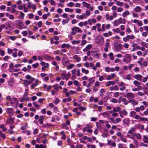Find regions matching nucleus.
I'll return each mask as SVG.
<instances>
[{"instance_id":"nucleus-1","label":"nucleus","mask_w":148,"mask_h":148,"mask_svg":"<svg viewBox=\"0 0 148 148\" xmlns=\"http://www.w3.org/2000/svg\"><path fill=\"white\" fill-rule=\"evenodd\" d=\"M6 99L9 101L11 105L13 107H15L18 106V102L17 99L15 97L12 98L10 96H8L6 97Z\"/></svg>"},{"instance_id":"nucleus-2","label":"nucleus","mask_w":148,"mask_h":148,"mask_svg":"<svg viewBox=\"0 0 148 148\" xmlns=\"http://www.w3.org/2000/svg\"><path fill=\"white\" fill-rule=\"evenodd\" d=\"M82 32V30L80 29V28L74 26L71 29V34L72 35H75L77 33H81Z\"/></svg>"},{"instance_id":"nucleus-3","label":"nucleus","mask_w":148,"mask_h":148,"mask_svg":"<svg viewBox=\"0 0 148 148\" xmlns=\"http://www.w3.org/2000/svg\"><path fill=\"white\" fill-rule=\"evenodd\" d=\"M61 76V79L62 80H64L65 79L66 80H67L69 78L71 74L69 72L68 73H62L60 74Z\"/></svg>"},{"instance_id":"nucleus-4","label":"nucleus","mask_w":148,"mask_h":148,"mask_svg":"<svg viewBox=\"0 0 148 148\" xmlns=\"http://www.w3.org/2000/svg\"><path fill=\"white\" fill-rule=\"evenodd\" d=\"M131 56L128 54H126L123 57V61L126 63L130 62L131 60Z\"/></svg>"},{"instance_id":"nucleus-5","label":"nucleus","mask_w":148,"mask_h":148,"mask_svg":"<svg viewBox=\"0 0 148 148\" xmlns=\"http://www.w3.org/2000/svg\"><path fill=\"white\" fill-rule=\"evenodd\" d=\"M62 62L63 65L65 66L69 63V61L67 57H63L62 59Z\"/></svg>"},{"instance_id":"nucleus-6","label":"nucleus","mask_w":148,"mask_h":148,"mask_svg":"<svg viewBox=\"0 0 148 148\" xmlns=\"http://www.w3.org/2000/svg\"><path fill=\"white\" fill-rule=\"evenodd\" d=\"M72 74H76L77 76L79 77L81 75L80 70L79 69H73L71 71Z\"/></svg>"},{"instance_id":"nucleus-7","label":"nucleus","mask_w":148,"mask_h":148,"mask_svg":"<svg viewBox=\"0 0 148 148\" xmlns=\"http://www.w3.org/2000/svg\"><path fill=\"white\" fill-rule=\"evenodd\" d=\"M118 85L119 87H121L120 89L121 91H123L126 89L125 86L126 84L123 82H119L118 84Z\"/></svg>"},{"instance_id":"nucleus-8","label":"nucleus","mask_w":148,"mask_h":148,"mask_svg":"<svg viewBox=\"0 0 148 148\" xmlns=\"http://www.w3.org/2000/svg\"><path fill=\"white\" fill-rule=\"evenodd\" d=\"M125 97L128 99H133L135 97V95L131 92H127Z\"/></svg>"},{"instance_id":"nucleus-9","label":"nucleus","mask_w":148,"mask_h":148,"mask_svg":"<svg viewBox=\"0 0 148 148\" xmlns=\"http://www.w3.org/2000/svg\"><path fill=\"white\" fill-rule=\"evenodd\" d=\"M119 113L120 116L122 118H123L124 116H126L128 114L127 112L125 109L120 111Z\"/></svg>"},{"instance_id":"nucleus-10","label":"nucleus","mask_w":148,"mask_h":148,"mask_svg":"<svg viewBox=\"0 0 148 148\" xmlns=\"http://www.w3.org/2000/svg\"><path fill=\"white\" fill-rule=\"evenodd\" d=\"M7 112L8 113L10 116H12L14 113V110L12 108H8L6 109Z\"/></svg>"},{"instance_id":"nucleus-11","label":"nucleus","mask_w":148,"mask_h":148,"mask_svg":"<svg viewBox=\"0 0 148 148\" xmlns=\"http://www.w3.org/2000/svg\"><path fill=\"white\" fill-rule=\"evenodd\" d=\"M99 121V122H97L96 123V125L98 129H100L101 128H102L103 127L102 125L101 124V123L103 124L104 122L102 120H100Z\"/></svg>"},{"instance_id":"nucleus-12","label":"nucleus","mask_w":148,"mask_h":148,"mask_svg":"<svg viewBox=\"0 0 148 148\" xmlns=\"http://www.w3.org/2000/svg\"><path fill=\"white\" fill-rule=\"evenodd\" d=\"M134 77L136 79L139 81L142 80L143 77L142 75L140 74H136L134 75Z\"/></svg>"},{"instance_id":"nucleus-13","label":"nucleus","mask_w":148,"mask_h":148,"mask_svg":"<svg viewBox=\"0 0 148 148\" xmlns=\"http://www.w3.org/2000/svg\"><path fill=\"white\" fill-rule=\"evenodd\" d=\"M134 137H135L138 140L141 139L142 138L141 134L139 133H135L132 134Z\"/></svg>"},{"instance_id":"nucleus-14","label":"nucleus","mask_w":148,"mask_h":148,"mask_svg":"<svg viewBox=\"0 0 148 148\" xmlns=\"http://www.w3.org/2000/svg\"><path fill=\"white\" fill-rule=\"evenodd\" d=\"M14 122V118H9L8 119L7 123L8 124L12 125Z\"/></svg>"},{"instance_id":"nucleus-15","label":"nucleus","mask_w":148,"mask_h":148,"mask_svg":"<svg viewBox=\"0 0 148 148\" xmlns=\"http://www.w3.org/2000/svg\"><path fill=\"white\" fill-rule=\"evenodd\" d=\"M97 42L99 44L102 45L104 42V38L103 37L99 38L97 39Z\"/></svg>"},{"instance_id":"nucleus-16","label":"nucleus","mask_w":148,"mask_h":148,"mask_svg":"<svg viewBox=\"0 0 148 148\" xmlns=\"http://www.w3.org/2000/svg\"><path fill=\"white\" fill-rule=\"evenodd\" d=\"M91 54L92 56L95 58H99V56L100 55V54L94 51L92 52Z\"/></svg>"},{"instance_id":"nucleus-17","label":"nucleus","mask_w":148,"mask_h":148,"mask_svg":"<svg viewBox=\"0 0 148 148\" xmlns=\"http://www.w3.org/2000/svg\"><path fill=\"white\" fill-rule=\"evenodd\" d=\"M115 82L113 81H109L106 82L105 86L106 87H108L110 85L113 86L115 84Z\"/></svg>"},{"instance_id":"nucleus-18","label":"nucleus","mask_w":148,"mask_h":148,"mask_svg":"<svg viewBox=\"0 0 148 148\" xmlns=\"http://www.w3.org/2000/svg\"><path fill=\"white\" fill-rule=\"evenodd\" d=\"M92 47V45L91 44L88 45L86 47L84 48L83 51L84 52L87 51L90 49Z\"/></svg>"},{"instance_id":"nucleus-19","label":"nucleus","mask_w":148,"mask_h":148,"mask_svg":"<svg viewBox=\"0 0 148 148\" xmlns=\"http://www.w3.org/2000/svg\"><path fill=\"white\" fill-rule=\"evenodd\" d=\"M130 14V12L128 10H126L122 13V16L123 18H125Z\"/></svg>"},{"instance_id":"nucleus-20","label":"nucleus","mask_w":148,"mask_h":148,"mask_svg":"<svg viewBox=\"0 0 148 148\" xmlns=\"http://www.w3.org/2000/svg\"><path fill=\"white\" fill-rule=\"evenodd\" d=\"M129 102L132 103L133 106H134L138 104V102L135 100L134 99H130Z\"/></svg>"},{"instance_id":"nucleus-21","label":"nucleus","mask_w":148,"mask_h":148,"mask_svg":"<svg viewBox=\"0 0 148 148\" xmlns=\"http://www.w3.org/2000/svg\"><path fill=\"white\" fill-rule=\"evenodd\" d=\"M73 59L77 62H79L81 60V58L77 55H74L73 57Z\"/></svg>"},{"instance_id":"nucleus-22","label":"nucleus","mask_w":148,"mask_h":148,"mask_svg":"<svg viewBox=\"0 0 148 148\" xmlns=\"http://www.w3.org/2000/svg\"><path fill=\"white\" fill-rule=\"evenodd\" d=\"M86 15L85 14H83L81 15H77L76 16V18H77L79 20L83 19L84 18H85Z\"/></svg>"},{"instance_id":"nucleus-23","label":"nucleus","mask_w":148,"mask_h":148,"mask_svg":"<svg viewBox=\"0 0 148 148\" xmlns=\"http://www.w3.org/2000/svg\"><path fill=\"white\" fill-rule=\"evenodd\" d=\"M114 48L117 51H119L121 49V45L119 44H116L115 43L114 44Z\"/></svg>"},{"instance_id":"nucleus-24","label":"nucleus","mask_w":148,"mask_h":148,"mask_svg":"<svg viewBox=\"0 0 148 148\" xmlns=\"http://www.w3.org/2000/svg\"><path fill=\"white\" fill-rule=\"evenodd\" d=\"M115 76V74L113 73L111 74L110 75H108L107 77V79L108 80H110L113 79Z\"/></svg>"},{"instance_id":"nucleus-25","label":"nucleus","mask_w":148,"mask_h":148,"mask_svg":"<svg viewBox=\"0 0 148 148\" xmlns=\"http://www.w3.org/2000/svg\"><path fill=\"white\" fill-rule=\"evenodd\" d=\"M131 74H128L125 75L124 77H123V78L124 79H126L128 80H130L132 79V77H131Z\"/></svg>"},{"instance_id":"nucleus-26","label":"nucleus","mask_w":148,"mask_h":148,"mask_svg":"<svg viewBox=\"0 0 148 148\" xmlns=\"http://www.w3.org/2000/svg\"><path fill=\"white\" fill-rule=\"evenodd\" d=\"M52 64L55 66V69L56 71H58L59 69V67L58 65L57 64V63L55 61H53L52 62Z\"/></svg>"},{"instance_id":"nucleus-27","label":"nucleus","mask_w":148,"mask_h":148,"mask_svg":"<svg viewBox=\"0 0 148 148\" xmlns=\"http://www.w3.org/2000/svg\"><path fill=\"white\" fill-rule=\"evenodd\" d=\"M143 140L144 143H148V136L147 135H144L143 136Z\"/></svg>"},{"instance_id":"nucleus-28","label":"nucleus","mask_w":148,"mask_h":148,"mask_svg":"<svg viewBox=\"0 0 148 148\" xmlns=\"http://www.w3.org/2000/svg\"><path fill=\"white\" fill-rule=\"evenodd\" d=\"M44 119V116L42 115L40 116L39 117V119L38 121L39 122V123L40 124H43V120Z\"/></svg>"},{"instance_id":"nucleus-29","label":"nucleus","mask_w":148,"mask_h":148,"mask_svg":"<svg viewBox=\"0 0 148 148\" xmlns=\"http://www.w3.org/2000/svg\"><path fill=\"white\" fill-rule=\"evenodd\" d=\"M25 78L31 81L32 82H33L34 80L35 79L34 78H33L31 77L29 75H27L25 77Z\"/></svg>"},{"instance_id":"nucleus-30","label":"nucleus","mask_w":148,"mask_h":148,"mask_svg":"<svg viewBox=\"0 0 148 148\" xmlns=\"http://www.w3.org/2000/svg\"><path fill=\"white\" fill-rule=\"evenodd\" d=\"M39 82V81L38 80V79H36L35 81V82L34 83H33L31 85V87L32 88H34L35 86H37L38 84V82Z\"/></svg>"},{"instance_id":"nucleus-31","label":"nucleus","mask_w":148,"mask_h":148,"mask_svg":"<svg viewBox=\"0 0 148 148\" xmlns=\"http://www.w3.org/2000/svg\"><path fill=\"white\" fill-rule=\"evenodd\" d=\"M24 84L25 86H27V85H29L32 83L33 82L29 80H27L26 79H24L23 80Z\"/></svg>"},{"instance_id":"nucleus-32","label":"nucleus","mask_w":148,"mask_h":148,"mask_svg":"<svg viewBox=\"0 0 148 148\" xmlns=\"http://www.w3.org/2000/svg\"><path fill=\"white\" fill-rule=\"evenodd\" d=\"M110 90L111 91H112L114 90H119V88L117 86L115 85L114 86H110Z\"/></svg>"},{"instance_id":"nucleus-33","label":"nucleus","mask_w":148,"mask_h":148,"mask_svg":"<svg viewBox=\"0 0 148 148\" xmlns=\"http://www.w3.org/2000/svg\"><path fill=\"white\" fill-rule=\"evenodd\" d=\"M134 11L136 12H140L141 10V8L139 6H137L134 9Z\"/></svg>"},{"instance_id":"nucleus-34","label":"nucleus","mask_w":148,"mask_h":148,"mask_svg":"<svg viewBox=\"0 0 148 148\" xmlns=\"http://www.w3.org/2000/svg\"><path fill=\"white\" fill-rule=\"evenodd\" d=\"M106 19L107 20H112L114 19L112 15L110 16L108 14H106Z\"/></svg>"},{"instance_id":"nucleus-35","label":"nucleus","mask_w":148,"mask_h":148,"mask_svg":"<svg viewBox=\"0 0 148 148\" xmlns=\"http://www.w3.org/2000/svg\"><path fill=\"white\" fill-rule=\"evenodd\" d=\"M41 65L43 66V67L48 68H49V64L47 63H45L44 62H42L40 63Z\"/></svg>"},{"instance_id":"nucleus-36","label":"nucleus","mask_w":148,"mask_h":148,"mask_svg":"<svg viewBox=\"0 0 148 148\" xmlns=\"http://www.w3.org/2000/svg\"><path fill=\"white\" fill-rule=\"evenodd\" d=\"M121 101L125 105H127L129 103V101L126 99L125 98H122Z\"/></svg>"},{"instance_id":"nucleus-37","label":"nucleus","mask_w":148,"mask_h":148,"mask_svg":"<svg viewBox=\"0 0 148 148\" xmlns=\"http://www.w3.org/2000/svg\"><path fill=\"white\" fill-rule=\"evenodd\" d=\"M82 4L84 7H86L87 8H89L90 6V5L88 3H87L85 2H83Z\"/></svg>"},{"instance_id":"nucleus-38","label":"nucleus","mask_w":148,"mask_h":148,"mask_svg":"<svg viewBox=\"0 0 148 148\" xmlns=\"http://www.w3.org/2000/svg\"><path fill=\"white\" fill-rule=\"evenodd\" d=\"M43 88L47 90H49L51 88L52 86H47L46 84H44L43 86Z\"/></svg>"},{"instance_id":"nucleus-39","label":"nucleus","mask_w":148,"mask_h":148,"mask_svg":"<svg viewBox=\"0 0 148 148\" xmlns=\"http://www.w3.org/2000/svg\"><path fill=\"white\" fill-rule=\"evenodd\" d=\"M124 124L127 125L130 122V120L128 118H125L123 120Z\"/></svg>"},{"instance_id":"nucleus-40","label":"nucleus","mask_w":148,"mask_h":148,"mask_svg":"<svg viewBox=\"0 0 148 148\" xmlns=\"http://www.w3.org/2000/svg\"><path fill=\"white\" fill-rule=\"evenodd\" d=\"M70 46V45L68 44L64 43L62 45L61 48H66L67 49H69Z\"/></svg>"},{"instance_id":"nucleus-41","label":"nucleus","mask_w":148,"mask_h":148,"mask_svg":"<svg viewBox=\"0 0 148 148\" xmlns=\"http://www.w3.org/2000/svg\"><path fill=\"white\" fill-rule=\"evenodd\" d=\"M116 5L119 6H120L121 7H122L124 5L123 3L119 1H116Z\"/></svg>"},{"instance_id":"nucleus-42","label":"nucleus","mask_w":148,"mask_h":148,"mask_svg":"<svg viewBox=\"0 0 148 148\" xmlns=\"http://www.w3.org/2000/svg\"><path fill=\"white\" fill-rule=\"evenodd\" d=\"M35 148H46V146H44L43 145L41 144L39 145L38 144H36L35 146Z\"/></svg>"},{"instance_id":"nucleus-43","label":"nucleus","mask_w":148,"mask_h":148,"mask_svg":"<svg viewBox=\"0 0 148 148\" xmlns=\"http://www.w3.org/2000/svg\"><path fill=\"white\" fill-rule=\"evenodd\" d=\"M133 84L134 85L136 86L137 87L141 85L140 83L137 80H134L133 82Z\"/></svg>"},{"instance_id":"nucleus-44","label":"nucleus","mask_w":148,"mask_h":148,"mask_svg":"<svg viewBox=\"0 0 148 148\" xmlns=\"http://www.w3.org/2000/svg\"><path fill=\"white\" fill-rule=\"evenodd\" d=\"M81 70L82 73H84L86 74H87L89 73V71L88 70H86L84 68H82Z\"/></svg>"},{"instance_id":"nucleus-45","label":"nucleus","mask_w":148,"mask_h":148,"mask_svg":"<svg viewBox=\"0 0 148 148\" xmlns=\"http://www.w3.org/2000/svg\"><path fill=\"white\" fill-rule=\"evenodd\" d=\"M90 83L93 84L95 81V79L94 77H92L91 78H89L88 79Z\"/></svg>"},{"instance_id":"nucleus-46","label":"nucleus","mask_w":148,"mask_h":148,"mask_svg":"<svg viewBox=\"0 0 148 148\" xmlns=\"http://www.w3.org/2000/svg\"><path fill=\"white\" fill-rule=\"evenodd\" d=\"M43 58L45 59L46 60H49L52 59V57L49 56L48 55H45L43 56Z\"/></svg>"},{"instance_id":"nucleus-47","label":"nucleus","mask_w":148,"mask_h":148,"mask_svg":"<svg viewBox=\"0 0 148 148\" xmlns=\"http://www.w3.org/2000/svg\"><path fill=\"white\" fill-rule=\"evenodd\" d=\"M141 44L143 47L146 48H148V43L143 41L141 42Z\"/></svg>"},{"instance_id":"nucleus-48","label":"nucleus","mask_w":148,"mask_h":148,"mask_svg":"<svg viewBox=\"0 0 148 148\" xmlns=\"http://www.w3.org/2000/svg\"><path fill=\"white\" fill-rule=\"evenodd\" d=\"M74 66L75 65L74 64H71L67 66L66 69L67 70H70L74 67Z\"/></svg>"},{"instance_id":"nucleus-49","label":"nucleus","mask_w":148,"mask_h":148,"mask_svg":"<svg viewBox=\"0 0 148 148\" xmlns=\"http://www.w3.org/2000/svg\"><path fill=\"white\" fill-rule=\"evenodd\" d=\"M127 36V38H128V40H129L130 39H134L135 38V36L133 35H128Z\"/></svg>"},{"instance_id":"nucleus-50","label":"nucleus","mask_w":148,"mask_h":148,"mask_svg":"<svg viewBox=\"0 0 148 148\" xmlns=\"http://www.w3.org/2000/svg\"><path fill=\"white\" fill-rule=\"evenodd\" d=\"M65 11L66 12H73V10L72 9H70L69 8H66L65 9Z\"/></svg>"},{"instance_id":"nucleus-51","label":"nucleus","mask_w":148,"mask_h":148,"mask_svg":"<svg viewBox=\"0 0 148 148\" xmlns=\"http://www.w3.org/2000/svg\"><path fill=\"white\" fill-rule=\"evenodd\" d=\"M109 56L111 60H113L114 59L113 54L112 52H110L109 54Z\"/></svg>"},{"instance_id":"nucleus-52","label":"nucleus","mask_w":148,"mask_h":148,"mask_svg":"<svg viewBox=\"0 0 148 148\" xmlns=\"http://www.w3.org/2000/svg\"><path fill=\"white\" fill-rule=\"evenodd\" d=\"M110 101L111 102H112L113 103H116L118 102V100L116 99L112 98L110 99Z\"/></svg>"},{"instance_id":"nucleus-53","label":"nucleus","mask_w":148,"mask_h":148,"mask_svg":"<svg viewBox=\"0 0 148 148\" xmlns=\"http://www.w3.org/2000/svg\"><path fill=\"white\" fill-rule=\"evenodd\" d=\"M121 110V108L119 107H117L114 108L113 109V111L114 112H118Z\"/></svg>"},{"instance_id":"nucleus-54","label":"nucleus","mask_w":148,"mask_h":148,"mask_svg":"<svg viewBox=\"0 0 148 148\" xmlns=\"http://www.w3.org/2000/svg\"><path fill=\"white\" fill-rule=\"evenodd\" d=\"M74 3L72 2H70L67 4V5L68 7H72L74 5Z\"/></svg>"},{"instance_id":"nucleus-55","label":"nucleus","mask_w":148,"mask_h":148,"mask_svg":"<svg viewBox=\"0 0 148 148\" xmlns=\"http://www.w3.org/2000/svg\"><path fill=\"white\" fill-rule=\"evenodd\" d=\"M136 112L134 111H132L130 113V116L131 117H133L134 116H135L136 114Z\"/></svg>"},{"instance_id":"nucleus-56","label":"nucleus","mask_w":148,"mask_h":148,"mask_svg":"<svg viewBox=\"0 0 148 148\" xmlns=\"http://www.w3.org/2000/svg\"><path fill=\"white\" fill-rule=\"evenodd\" d=\"M144 93L147 95H148V88L146 87L145 88V90H144Z\"/></svg>"},{"instance_id":"nucleus-57","label":"nucleus","mask_w":148,"mask_h":148,"mask_svg":"<svg viewBox=\"0 0 148 148\" xmlns=\"http://www.w3.org/2000/svg\"><path fill=\"white\" fill-rule=\"evenodd\" d=\"M140 114L142 116H144V114L145 115H148V108L147 109L146 111L144 112V114H142L141 113H140Z\"/></svg>"},{"instance_id":"nucleus-58","label":"nucleus","mask_w":148,"mask_h":148,"mask_svg":"<svg viewBox=\"0 0 148 148\" xmlns=\"http://www.w3.org/2000/svg\"><path fill=\"white\" fill-rule=\"evenodd\" d=\"M79 110L83 112V111L86 110V108L85 107H81L79 108Z\"/></svg>"},{"instance_id":"nucleus-59","label":"nucleus","mask_w":148,"mask_h":148,"mask_svg":"<svg viewBox=\"0 0 148 148\" xmlns=\"http://www.w3.org/2000/svg\"><path fill=\"white\" fill-rule=\"evenodd\" d=\"M84 66L87 68H88L89 67V63L86 62L83 64Z\"/></svg>"},{"instance_id":"nucleus-60","label":"nucleus","mask_w":148,"mask_h":148,"mask_svg":"<svg viewBox=\"0 0 148 148\" xmlns=\"http://www.w3.org/2000/svg\"><path fill=\"white\" fill-rule=\"evenodd\" d=\"M134 145L136 146L137 147H138V142L136 140H134L133 141Z\"/></svg>"},{"instance_id":"nucleus-61","label":"nucleus","mask_w":148,"mask_h":148,"mask_svg":"<svg viewBox=\"0 0 148 148\" xmlns=\"http://www.w3.org/2000/svg\"><path fill=\"white\" fill-rule=\"evenodd\" d=\"M53 86L56 90L57 91L59 90V86L58 84H55Z\"/></svg>"},{"instance_id":"nucleus-62","label":"nucleus","mask_w":148,"mask_h":148,"mask_svg":"<svg viewBox=\"0 0 148 148\" xmlns=\"http://www.w3.org/2000/svg\"><path fill=\"white\" fill-rule=\"evenodd\" d=\"M134 66V64H130L128 66V69L130 71L131 70L132 68Z\"/></svg>"},{"instance_id":"nucleus-63","label":"nucleus","mask_w":148,"mask_h":148,"mask_svg":"<svg viewBox=\"0 0 148 148\" xmlns=\"http://www.w3.org/2000/svg\"><path fill=\"white\" fill-rule=\"evenodd\" d=\"M32 7V5L31 4V2H29L27 3V8L29 9H31Z\"/></svg>"},{"instance_id":"nucleus-64","label":"nucleus","mask_w":148,"mask_h":148,"mask_svg":"<svg viewBox=\"0 0 148 148\" xmlns=\"http://www.w3.org/2000/svg\"><path fill=\"white\" fill-rule=\"evenodd\" d=\"M39 64L38 63H36L32 65V66L34 68H36L39 66Z\"/></svg>"}]
</instances>
